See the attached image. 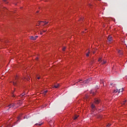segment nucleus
I'll list each match as a JSON object with an SVG mask.
<instances>
[{"label": "nucleus", "instance_id": "f704fd0d", "mask_svg": "<svg viewBox=\"0 0 127 127\" xmlns=\"http://www.w3.org/2000/svg\"><path fill=\"white\" fill-rule=\"evenodd\" d=\"M4 0V1H5L6 0Z\"/></svg>", "mask_w": 127, "mask_h": 127}, {"label": "nucleus", "instance_id": "bb28decb", "mask_svg": "<svg viewBox=\"0 0 127 127\" xmlns=\"http://www.w3.org/2000/svg\"><path fill=\"white\" fill-rule=\"evenodd\" d=\"M39 126H41V125H42V124H38Z\"/></svg>", "mask_w": 127, "mask_h": 127}, {"label": "nucleus", "instance_id": "a878e982", "mask_svg": "<svg viewBox=\"0 0 127 127\" xmlns=\"http://www.w3.org/2000/svg\"><path fill=\"white\" fill-rule=\"evenodd\" d=\"M17 119H18V120H19V119H20V117H18Z\"/></svg>", "mask_w": 127, "mask_h": 127}, {"label": "nucleus", "instance_id": "4be33fe9", "mask_svg": "<svg viewBox=\"0 0 127 127\" xmlns=\"http://www.w3.org/2000/svg\"><path fill=\"white\" fill-rule=\"evenodd\" d=\"M47 92H48L47 90L44 91V94L45 95V94H46V93H47Z\"/></svg>", "mask_w": 127, "mask_h": 127}, {"label": "nucleus", "instance_id": "473e14b6", "mask_svg": "<svg viewBox=\"0 0 127 127\" xmlns=\"http://www.w3.org/2000/svg\"><path fill=\"white\" fill-rule=\"evenodd\" d=\"M38 12H39V11H37V13H38Z\"/></svg>", "mask_w": 127, "mask_h": 127}, {"label": "nucleus", "instance_id": "cd10ccee", "mask_svg": "<svg viewBox=\"0 0 127 127\" xmlns=\"http://www.w3.org/2000/svg\"><path fill=\"white\" fill-rule=\"evenodd\" d=\"M15 80H16V79H17V76H16V77H15Z\"/></svg>", "mask_w": 127, "mask_h": 127}, {"label": "nucleus", "instance_id": "dca6fc26", "mask_svg": "<svg viewBox=\"0 0 127 127\" xmlns=\"http://www.w3.org/2000/svg\"><path fill=\"white\" fill-rule=\"evenodd\" d=\"M13 85L14 86H15V85H16V81H14L13 82Z\"/></svg>", "mask_w": 127, "mask_h": 127}, {"label": "nucleus", "instance_id": "412c9836", "mask_svg": "<svg viewBox=\"0 0 127 127\" xmlns=\"http://www.w3.org/2000/svg\"><path fill=\"white\" fill-rule=\"evenodd\" d=\"M41 31L42 32H46L47 30H42Z\"/></svg>", "mask_w": 127, "mask_h": 127}, {"label": "nucleus", "instance_id": "f03ea898", "mask_svg": "<svg viewBox=\"0 0 127 127\" xmlns=\"http://www.w3.org/2000/svg\"><path fill=\"white\" fill-rule=\"evenodd\" d=\"M100 100L99 99H95L94 100V104L98 105V104H100Z\"/></svg>", "mask_w": 127, "mask_h": 127}, {"label": "nucleus", "instance_id": "f8f14e48", "mask_svg": "<svg viewBox=\"0 0 127 127\" xmlns=\"http://www.w3.org/2000/svg\"><path fill=\"white\" fill-rule=\"evenodd\" d=\"M89 54H90V51L88 50V53H87V54H86V56L87 57H89Z\"/></svg>", "mask_w": 127, "mask_h": 127}, {"label": "nucleus", "instance_id": "ddd939ff", "mask_svg": "<svg viewBox=\"0 0 127 127\" xmlns=\"http://www.w3.org/2000/svg\"><path fill=\"white\" fill-rule=\"evenodd\" d=\"M24 96H25V93H22V94L20 95V98H21V97H24Z\"/></svg>", "mask_w": 127, "mask_h": 127}, {"label": "nucleus", "instance_id": "f3484780", "mask_svg": "<svg viewBox=\"0 0 127 127\" xmlns=\"http://www.w3.org/2000/svg\"><path fill=\"white\" fill-rule=\"evenodd\" d=\"M91 107L92 108V109H95V105H94V104H92L91 106Z\"/></svg>", "mask_w": 127, "mask_h": 127}, {"label": "nucleus", "instance_id": "1a4fd4ad", "mask_svg": "<svg viewBox=\"0 0 127 127\" xmlns=\"http://www.w3.org/2000/svg\"><path fill=\"white\" fill-rule=\"evenodd\" d=\"M29 75H27L26 77H25V80H27V81H29Z\"/></svg>", "mask_w": 127, "mask_h": 127}, {"label": "nucleus", "instance_id": "4468645a", "mask_svg": "<svg viewBox=\"0 0 127 127\" xmlns=\"http://www.w3.org/2000/svg\"><path fill=\"white\" fill-rule=\"evenodd\" d=\"M17 105H18L17 106V107H19V106H20V105H21V103L20 102V101H18L17 103Z\"/></svg>", "mask_w": 127, "mask_h": 127}, {"label": "nucleus", "instance_id": "a211bd4d", "mask_svg": "<svg viewBox=\"0 0 127 127\" xmlns=\"http://www.w3.org/2000/svg\"><path fill=\"white\" fill-rule=\"evenodd\" d=\"M77 119H78V116H75L73 118V120H77Z\"/></svg>", "mask_w": 127, "mask_h": 127}, {"label": "nucleus", "instance_id": "0eeeda50", "mask_svg": "<svg viewBox=\"0 0 127 127\" xmlns=\"http://www.w3.org/2000/svg\"><path fill=\"white\" fill-rule=\"evenodd\" d=\"M124 91V88H122V89H119L118 90V94H120L121 92V93H123V91Z\"/></svg>", "mask_w": 127, "mask_h": 127}, {"label": "nucleus", "instance_id": "c9c22d12", "mask_svg": "<svg viewBox=\"0 0 127 127\" xmlns=\"http://www.w3.org/2000/svg\"><path fill=\"white\" fill-rule=\"evenodd\" d=\"M38 125V124H35V125Z\"/></svg>", "mask_w": 127, "mask_h": 127}, {"label": "nucleus", "instance_id": "393cba45", "mask_svg": "<svg viewBox=\"0 0 127 127\" xmlns=\"http://www.w3.org/2000/svg\"><path fill=\"white\" fill-rule=\"evenodd\" d=\"M107 126H108V127H111V124H108L107 125Z\"/></svg>", "mask_w": 127, "mask_h": 127}, {"label": "nucleus", "instance_id": "7c9ffc66", "mask_svg": "<svg viewBox=\"0 0 127 127\" xmlns=\"http://www.w3.org/2000/svg\"><path fill=\"white\" fill-rule=\"evenodd\" d=\"M36 60H38V58H36Z\"/></svg>", "mask_w": 127, "mask_h": 127}, {"label": "nucleus", "instance_id": "2eb2a0df", "mask_svg": "<svg viewBox=\"0 0 127 127\" xmlns=\"http://www.w3.org/2000/svg\"><path fill=\"white\" fill-rule=\"evenodd\" d=\"M98 62H99V63H101L102 62V58H100L98 59Z\"/></svg>", "mask_w": 127, "mask_h": 127}, {"label": "nucleus", "instance_id": "2f4dec72", "mask_svg": "<svg viewBox=\"0 0 127 127\" xmlns=\"http://www.w3.org/2000/svg\"><path fill=\"white\" fill-rule=\"evenodd\" d=\"M12 97H14V94H13V95H12Z\"/></svg>", "mask_w": 127, "mask_h": 127}, {"label": "nucleus", "instance_id": "20e7f679", "mask_svg": "<svg viewBox=\"0 0 127 127\" xmlns=\"http://www.w3.org/2000/svg\"><path fill=\"white\" fill-rule=\"evenodd\" d=\"M9 109H10V108H14V107H15V104L14 103H12V104H10L8 106Z\"/></svg>", "mask_w": 127, "mask_h": 127}, {"label": "nucleus", "instance_id": "5701e85b", "mask_svg": "<svg viewBox=\"0 0 127 127\" xmlns=\"http://www.w3.org/2000/svg\"><path fill=\"white\" fill-rule=\"evenodd\" d=\"M127 100H125V101L123 102V105H125V103H126Z\"/></svg>", "mask_w": 127, "mask_h": 127}, {"label": "nucleus", "instance_id": "9b49d317", "mask_svg": "<svg viewBox=\"0 0 127 127\" xmlns=\"http://www.w3.org/2000/svg\"><path fill=\"white\" fill-rule=\"evenodd\" d=\"M58 87H59V84H55V85H54V88H56V89H57V88H58Z\"/></svg>", "mask_w": 127, "mask_h": 127}, {"label": "nucleus", "instance_id": "9d476101", "mask_svg": "<svg viewBox=\"0 0 127 127\" xmlns=\"http://www.w3.org/2000/svg\"><path fill=\"white\" fill-rule=\"evenodd\" d=\"M30 39L32 40H36V38H35V37L32 36V37H31Z\"/></svg>", "mask_w": 127, "mask_h": 127}, {"label": "nucleus", "instance_id": "aec40b11", "mask_svg": "<svg viewBox=\"0 0 127 127\" xmlns=\"http://www.w3.org/2000/svg\"><path fill=\"white\" fill-rule=\"evenodd\" d=\"M65 49H66V47H64V48H63V51H65Z\"/></svg>", "mask_w": 127, "mask_h": 127}, {"label": "nucleus", "instance_id": "c85d7f7f", "mask_svg": "<svg viewBox=\"0 0 127 127\" xmlns=\"http://www.w3.org/2000/svg\"><path fill=\"white\" fill-rule=\"evenodd\" d=\"M37 79H38V80H39V79H40V77H37Z\"/></svg>", "mask_w": 127, "mask_h": 127}, {"label": "nucleus", "instance_id": "39448f33", "mask_svg": "<svg viewBox=\"0 0 127 127\" xmlns=\"http://www.w3.org/2000/svg\"><path fill=\"white\" fill-rule=\"evenodd\" d=\"M89 79H87L86 80H84L83 81V84H88V83H89Z\"/></svg>", "mask_w": 127, "mask_h": 127}, {"label": "nucleus", "instance_id": "423d86ee", "mask_svg": "<svg viewBox=\"0 0 127 127\" xmlns=\"http://www.w3.org/2000/svg\"><path fill=\"white\" fill-rule=\"evenodd\" d=\"M113 93H119V89H118V88H116L114 90Z\"/></svg>", "mask_w": 127, "mask_h": 127}, {"label": "nucleus", "instance_id": "72a5a7b5", "mask_svg": "<svg viewBox=\"0 0 127 127\" xmlns=\"http://www.w3.org/2000/svg\"><path fill=\"white\" fill-rule=\"evenodd\" d=\"M111 86H113V83H112V84H111Z\"/></svg>", "mask_w": 127, "mask_h": 127}, {"label": "nucleus", "instance_id": "6e6552de", "mask_svg": "<svg viewBox=\"0 0 127 127\" xmlns=\"http://www.w3.org/2000/svg\"><path fill=\"white\" fill-rule=\"evenodd\" d=\"M101 63L102 64H106L107 63V61H106L105 60H103V61H101Z\"/></svg>", "mask_w": 127, "mask_h": 127}, {"label": "nucleus", "instance_id": "b1692460", "mask_svg": "<svg viewBox=\"0 0 127 127\" xmlns=\"http://www.w3.org/2000/svg\"><path fill=\"white\" fill-rule=\"evenodd\" d=\"M40 34L41 35H42V34H43V33H42V32L41 30H40Z\"/></svg>", "mask_w": 127, "mask_h": 127}, {"label": "nucleus", "instance_id": "f257e3e1", "mask_svg": "<svg viewBox=\"0 0 127 127\" xmlns=\"http://www.w3.org/2000/svg\"><path fill=\"white\" fill-rule=\"evenodd\" d=\"M112 40H113V39H112V36H109L108 37L107 43H112Z\"/></svg>", "mask_w": 127, "mask_h": 127}, {"label": "nucleus", "instance_id": "6ab92c4d", "mask_svg": "<svg viewBox=\"0 0 127 127\" xmlns=\"http://www.w3.org/2000/svg\"><path fill=\"white\" fill-rule=\"evenodd\" d=\"M118 53H120V54H121V55L123 54V53H122V52L121 51V50H119V51H118Z\"/></svg>", "mask_w": 127, "mask_h": 127}, {"label": "nucleus", "instance_id": "c756f323", "mask_svg": "<svg viewBox=\"0 0 127 127\" xmlns=\"http://www.w3.org/2000/svg\"><path fill=\"white\" fill-rule=\"evenodd\" d=\"M37 37H38V36H37L35 37V38H36H36H37Z\"/></svg>", "mask_w": 127, "mask_h": 127}, {"label": "nucleus", "instance_id": "7ed1b4c3", "mask_svg": "<svg viewBox=\"0 0 127 127\" xmlns=\"http://www.w3.org/2000/svg\"><path fill=\"white\" fill-rule=\"evenodd\" d=\"M44 23L45 22V24H44V25H46V24H48V22H43V21H41V22H39V23H38V24L37 25V26H39V25H41V23Z\"/></svg>", "mask_w": 127, "mask_h": 127}]
</instances>
